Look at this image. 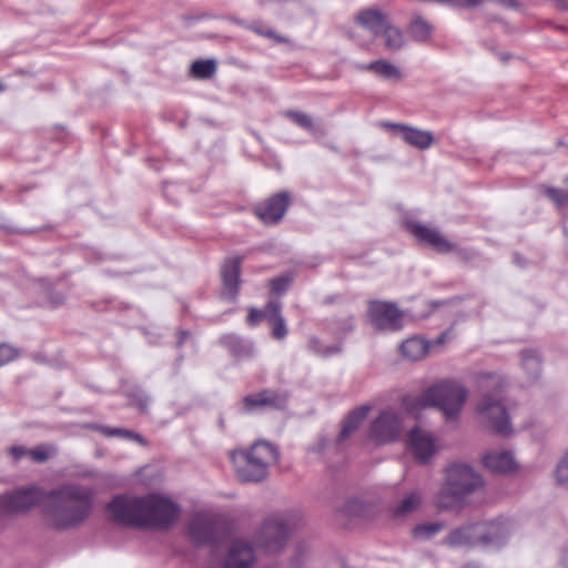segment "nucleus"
I'll return each mask as SVG.
<instances>
[{
	"instance_id": "6",
	"label": "nucleus",
	"mask_w": 568,
	"mask_h": 568,
	"mask_svg": "<svg viewBox=\"0 0 568 568\" xmlns=\"http://www.w3.org/2000/svg\"><path fill=\"white\" fill-rule=\"evenodd\" d=\"M302 516L287 510L268 516L253 538L254 546L266 552H277L284 548L291 534L298 527Z\"/></svg>"
},
{
	"instance_id": "30",
	"label": "nucleus",
	"mask_w": 568,
	"mask_h": 568,
	"mask_svg": "<svg viewBox=\"0 0 568 568\" xmlns=\"http://www.w3.org/2000/svg\"><path fill=\"white\" fill-rule=\"evenodd\" d=\"M261 393V403L265 408H272L276 410H283L287 406L288 393L286 390H277L272 388H265Z\"/></svg>"
},
{
	"instance_id": "4",
	"label": "nucleus",
	"mask_w": 568,
	"mask_h": 568,
	"mask_svg": "<svg viewBox=\"0 0 568 568\" xmlns=\"http://www.w3.org/2000/svg\"><path fill=\"white\" fill-rule=\"evenodd\" d=\"M236 477L242 483H260L268 475V467L280 459L277 446L266 440L255 442L248 449L231 455Z\"/></svg>"
},
{
	"instance_id": "18",
	"label": "nucleus",
	"mask_w": 568,
	"mask_h": 568,
	"mask_svg": "<svg viewBox=\"0 0 568 568\" xmlns=\"http://www.w3.org/2000/svg\"><path fill=\"white\" fill-rule=\"evenodd\" d=\"M444 545L454 549H470L479 546L477 523L454 528L445 537Z\"/></svg>"
},
{
	"instance_id": "24",
	"label": "nucleus",
	"mask_w": 568,
	"mask_h": 568,
	"mask_svg": "<svg viewBox=\"0 0 568 568\" xmlns=\"http://www.w3.org/2000/svg\"><path fill=\"white\" fill-rule=\"evenodd\" d=\"M281 302L275 300L266 304V320L272 326V336L276 339H283L287 335V327L281 314Z\"/></svg>"
},
{
	"instance_id": "27",
	"label": "nucleus",
	"mask_w": 568,
	"mask_h": 568,
	"mask_svg": "<svg viewBox=\"0 0 568 568\" xmlns=\"http://www.w3.org/2000/svg\"><path fill=\"white\" fill-rule=\"evenodd\" d=\"M429 347L430 344L426 339L409 337L400 344L399 352L407 359L418 361L428 353Z\"/></svg>"
},
{
	"instance_id": "40",
	"label": "nucleus",
	"mask_w": 568,
	"mask_h": 568,
	"mask_svg": "<svg viewBox=\"0 0 568 568\" xmlns=\"http://www.w3.org/2000/svg\"><path fill=\"white\" fill-rule=\"evenodd\" d=\"M293 280H294V274L291 272L273 278L270 282L272 293H274V294L285 293Z\"/></svg>"
},
{
	"instance_id": "32",
	"label": "nucleus",
	"mask_w": 568,
	"mask_h": 568,
	"mask_svg": "<svg viewBox=\"0 0 568 568\" xmlns=\"http://www.w3.org/2000/svg\"><path fill=\"white\" fill-rule=\"evenodd\" d=\"M381 34H383L385 39V47L390 51H397L405 44L403 32L398 28L392 26L390 22Z\"/></svg>"
},
{
	"instance_id": "13",
	"label": "nucleus",
	"mask_w": 568,
	"mask_h": 568,
	"mask_svg": "<svg viewBox=\"0 0 568 568\" xmlns=\"http://www.w3.org/2000/svg\"><path fill=\"white\" fill-rule=\"evenodd\" d=\"M219 530L217 518L203 511L196 513L187 526L191 540L199 546H216L219 542Z\"/></svg>"
},
{
	"instance_id": "14",
	"label": "nucleus",
	"mask_w": 568,
	"mask_h": 568,
	"mask_svg": "<svg viewBox=\"0 0 568 568\" xmlns=\"http://www.w3.org/2000/svg\"><path fill=\"white\" fill-rule=\"evenodd\" d=\"M400 418L393 410H383L372 422L369 437L378 444L396 440L400 435Z\"/></svg>"
},
{
	"instance_id": "53",
	"label": "nucleus",
	"mask_w": 568,
	"mask_h": 568,
	"mask_svg": "<svg viewBox=\"0 0 568 568\" xmlns=\"http://www.w3.org/2000/svg\"><path fill=\"white\" fill-rule=\"evenodd\" d=\"M557 7L560 10L568 11V0H556Z\"/></svg>"
},
{
	"instance_id": "21",
	"label": "nucleus",
	"mask_w": 568,
	"mask_h": 568,
	"mask_svg": "<svg viewBox=\"0 0 568 568\" xmlns=\"http://www.w3.org/2000/svg\"><path fill=\"white\" fill-rule=\"evenodd\" d=\"M355 20L374 37L379 36L390 22L388 16L376 7L358 11Z\"/></svg>"
},
{
	"instance_id": "33",
	"label": "nucleus",
	"mask_w": 568,
	"mask_h": 568,
	"mask_svg": "<svg viewBox=\"0 0 568 568\" xmlns=\"http://www.w3.org/2000/svg\"><path fill=\"white\" fill-rule=\"evenodd\" d=\"M307 547L300 545L296 547L294 555L287 560L274 565H268L262 568H308L305 564V554Z\"/></svg>"
},
{
	"instance_id": "15",
	"label": "nucleus",
	"mask_w": 568,
	"mask_h": 568,
	"mask_svg": "<svg viewBox=\"0 0 568 568\" xmlns=\"http://www.w3.org/2000/svg\"><path fill=\"white\" fill-rule=\"evenodd\" d=\"M241 264L242 258L239 256L225 260L221 267L223 300L234 302L240 293L241 285Z\"/></svg>"
},
{
	"instance_id": "3",
	"label": "nucleus",
	"mask_w": 568,
	"mask_h": 568,
	"mask_svg": "<svg viewBox=\"0 0 568 568\" xmlns=\"http://www.w3.org/2000/svg\"><path fill=\"white\" fill-rule=\"evenodd\" d=\"M467 396L468 390L462 383L445 379L425 388L419 395L412 398V406L437 408L447 422H454L458 418Z\"/></svg>"
},
{
	"instance_id": "31",
	"label": "nucleus",
	"mask_w": 568,
	"mask_h": 568,
	"mask_svg": "<svg viewBox=\"0 0 568 568\" xmlns=\"http://www.w3.org/2000/svg\"><path fill=\"white\" fill-rule=\"evenodd\" d=\"M422 503V494L418 490L407 494L396 506L393 507L392 513L394 517H405L414 513Z\"/></svg>"
},
{
	"instance_id": "57",
	"label": "nucleus",
	"mask_w": 568,
	"mask_h": 568,
	"mask_svg": "<svg viewBox=\"0 0 568 568\" xmlns=\"http://www.w3.org/2000/svg\"><path fill=\"white\" fill-rule=\"evenodd\" d=\"M446 336H447L446 333H444L440 336H438L437 339H436V344H438V345L443 344L445 342V339H446Z\"/></svg>"
},
{
	"instance_id": "56",
	"label": "nucleus",
	"mask_w": 568,
	"mask_h": 568,
	"mask_svg": "<svg viewBox=\"0 0 568 568\" xmlns=\"http://www.w3.org/2000/svg\"><path fill=\"white\" fill-rule=\"evenodd\" d=\"M266 165L268 166H273V168H276V169H280V163L277 160H272V162H266Z\"/></svg>"
},
{
	"instance_id": "50",
	"label": "nucleus",
	"mask_w": 568,
	"mask_h": 568,
	"mask_svg": "<svg viewBox=\"0 0 568 568\" xmlns=\"http://www.w3.org/2000/svg\"><path fill=\"white\" fill-rule=\"evenodd\" d=\"M190 336V333L187 331H180L179 332V338H178V346H182V344L185 342V339Z\"/></svg>"
},
{
	"instance_id": "29",
	"label": "nucleus",
	"mask_w": 568,
	"mask_h": 568,
	"mask_svg": "<svg viewBox=\"0 0 568 568\" xmlns=\"http://www.w3.org/2000/svg\"><path fill=\"white\" fill-rule=\"evenodd\" d=\"M433 30V26L420 16H415L407 27L409 37L418 43H427L432 39Z\"/></svg>"
},
{
	"instance_id": "28",
	"label": "nucleus",
	"mask_w": 568,
	"mask_h": 568,
	"mask_svg": "<svg viewBox=\"0 0 568 568\" xmlns=\"http://www.w3.org/2000/svg\"><path fill=\"white\" fill-rule=\"evenodd\" d=\"M520 366L526 372L529 383H535L538 381L541 374V359L537 351H521Z\"/></svg>"
},
{
	"instance_id": "34",
	"label": "nucleus",
	"mask_w": 568,
	"mask_h": 568,
	"mask_svg": "<svg viewBox=\"0 0 568 568\" xmlns=\"http://www.w3.org/2000/svg\"><path fill=\"white\" fill-rule=\"evenodd\" d=\"M57 455L58 448L53 444H40L29 452V458L38 464H43Z\"/></svg>"
},
{
	"instance_id": "8",
	"label": "nucleus",
	"mask_w": 568,
	"mask_h": 568,
	"mask_svg": "<svg viewBox=\"0 0 568 568\" xmlns=\"http://www.w3.org/2000/svg\"><path fill=\"white\" fill-rule=\"evenodd\" d=\"M106 510L115 524L141 529L142 496L116 495L108 503Z\"/></svg>"
},
{
	"instance_id": "20",
	"label": "nucleus",
	"mask_w": 568,
	"mask_h": 568,
	"mask_svg": "<svg viewBox=\"0 0 568 568\" xmlns=\"http://www.w3.org/2000/svg\"><path fill=\"white\" fill-rule=\"evenodd\" d=\"M254 559L253 547L246 541L237 539L232 542L223 568H251Z\"/></svg>"
},
{
	"instance_id": "61",
	"label": "nucleus",
	"mask_w": 568,
	"mask_h": 568,
	"mask_svg": "<svg viewBox=\"0 0 568 568\" xmlns=\"http://www.w3.org/2000/svg\"><path fill=\"white\" fill-rule=\"evenodd\" d=\"M232 21H234L237 24H242V21H240L239 19H232Z\"/></svg>"
},
{
	"instance_id": "19",
	"label": "nucleus",
	"mask_w": 568,
	"mask_h": 568,
	"mask_svg": "<svg viewBox=\"0 0 568 568\" xmlns=\"http://www.w3.org/2000/svg\"><path fill=\"white\" fill-rule=\"evenodd\" d=\"M379 126L384 130L392 131L394 133L393 138H400L407 143L435 142V140L439 139L438 136L436 138L430 131L419 130L402 123L383 121L379 123Z\"/></svg>"
},
{
	"instance_id": "25",
	"label": "nucleus",
	"mask_w": 568,
	"mask_h": 568,
	"mask_svg": "<svg viewBox=\"0 0 568 568\" xmlns=\"http://www.w3.org/2000/svg\"><path fill=\"white\" fill-rule=\"evenodd\" d=\"M369 410L368 406H359L352 410L343 420L342 429L336 438V444L339 445L346 440L366 418Z\"/></svg>"
},
{
	"instance_id": "23",
	"label": "nucleus",
	"mask_w": 568,
	"mask_h": 568,
	"mask_svg": "<svg viewBox=\"0 0 568 568\" xmlns=\"http://www.w3.org/2000/svg\"><path fill=\"white\" fill-rule=\"evenodd\" d=\"M220 344L236 358H247L254 353L253 343L235 334H226L220 338Z\"/></svg>"
},
{
	"instance_id": "26",
	"label": "nucleus",
	"mask_w": 568,
	"mask_h": 568,
	"mask_svg": "<svg viewBox=\"0 0 568 568\" xmlns=\"http://www.w3.org/2000/svg\"><path fill=\"white\" fill-rule=\"evenodd\" d=\"M483 462L485 467L494 473H509L517 466L510 452L488 453Z\"/></svg>"
},
{
	"instance_id": "9",
	"label": "nucleus",
	"mask_w": 568,
	"mask_h": 568,
	"mask_svg": "<svg viewBox=\"0 0 568 568\" xmlns=\"http://www.w3.org/2000/svg\"><path fill=\"white\" fill-rule=\"evenodd\" d=\"M48 493L39 486H29L4 494L0 496V513L19 514L38 505H42L44 508Z\"/></svg>"
},
{
	"instance_id": "10",
	"label": "nucleus",
	"mask_w": 568,
	"mask_h": 568,
	"mask_svg": "<svg viewBox=\"0 0 568 568\" xmlns=\"http://www.w3.org/2000/svg\"><path fill=\"white\" fill-rule=\"evenodd\" d=\"M406 229L416 240L435 252L440 254L456 253L460 257L467 256V251L459 248L455 243L448 241L437 229L429 227L419 222L408 221L406 222Z\"/></svg>"
},
{
	"instance_id": "22",
	"label": "nucleus",
	"mask_w": 568,
	"mask_h": 568,
	"mask_svg": "<svg viewBox=\"0 0 568 568\" xmlns=\"http://www.w3.org/2000/svg\"><path fill=\"white\" fill-rule=\"evenodd\" d=\"M355 68L359 71L373 72L382 80L389 82H400L404 78L402 70L398 67L384 59L368 63H356Z\"/></svg>"
},
{
	"instance_id": "7",
	"label": "nucleus",
	"mask_w": 568,
	"mask_h": 568,
	"mask_svg": "<svg viewBox=\"0 0 568 568\" xmlns=\"http://www.w3.org/2000/svg\"><path fill=\"white\" fill-rule=\"evenodd\" d=\"M141 529L168 530L179 520L182 509L172 498L152 493L142 496Z\"/></svg>"
},
{
	"instance_id": "62",
	"label": "nucleus",
	"mask_w": 568,
	"mask_h": 568,
	"mask_svg": "<svg viewBox=\"0 0 568 568\" xmlns=\"http://www.w3.org/2000/svg\"><path fill=\"white\" fill-rule=\"evenodd\" d=\"M352 327H353V324H352V323H351V324H348L347 331H351V329H352Z\"/></svg>"
},
{
	"instance_id": "17",
	"label": "nucleus",
	"mask_w": 568,
	"mask_h": 568,
	"mask_svg": "<svg viewBox=\"0 0 568 568\" xmlns=\"http://www.w3.org/2000/svg\"><path fill=\"white\" fill-rule=\"evenodd\" d=\"M408 446L415 459L423 464L427 463L436 450L433 435L420 428L410 430L408 435Z\"/></svg>"
},
{
	"instance_id": "48",
	"label": "nucleus",
	"mask_w": 568,
	"mask_h": 568,
	"mask_svg": "<svg viewBox=\"0 0 568 568\" xmlns=\"http://www.w3.org/2000/svg\"><path fill=\"white\" fill-rule=\"evenodd\" d=\"M266 318V307L263 311H260L257 308H250L248 315H247V323L252 326L260 323L261 320Z\"/></svg>"
},
{
	"instance_id": "51",
	"label": "nucleus",
	"mask_w": 568,
	"mask_h": 568,
	"mask_svg": "<svg viewBox=\"0 0 568 568\" xmlns=\"http://www.w3.org/2000/svg\"><path fill=\"white\" fill-rule=\"evenodd\" d=\"M561 566H562V568H568V547H566V548L562 550V555H561Z\"/></svg>"
},
{
	"instance_id": "42",
	"label": "nucleus",
	"mask_w": 568,
	"mask_h": 568,
	"mask_svg": "<svg viewBox=\"0 0 568 568\" xmlns=\"http://www.w3.org/2000/svg\"><path fill=\"white\" fill-rule=\"evenodd\" d=\"M545 194L559 207H568V190L545 187Z\"/></svg>"
},
{
	"instance_id": "5",
	"label": "nucleus",
	"mask_w": 568,
	"mask_h": 568,
	"mask_svg": "<svg viewBox=\"0 0 568 568\" xmlns=\"http://www.w3.org/2000/svg\"><path fill=\"white\" fill-rule=\"evenodd\" d=\"M484 485L479 474L462 463L450 465L437 495L440 508L450 509L465 504L466 499Z\"/></svg>"
},
{
	"instance_id": "41",
	"label": "nucleus",
	"mask_w": 568,
	"mask_h": 568,
	"mask_svg": "<svg viewBox=\"0 0 568 568\" xmlns=\"http://www.w3.org/2000/svg\"><path fill=\"white\" fill-rule=\"evenodd\" d=\"M555 479L558 485L568 487V450L564 454L556 466Z\"/></svg>"
},
{
	"instance_id": "47",
	"label": "nucleus",
	"mask_w": 568,
	"mask_h": 568,
	"mask_svg": "<svg viewBox=\"0 0 568 568\" xmlns=\"http://www.w3.org/2000/svg\"><path fill=\"white\" fill-rule=\"evenodd\" d=\"M29 452H30V448H27L26 446H22V445L11 446L8 449L9 455L14 460H20L24 457L29 458Z\"/></svg>"
},
{
	"instance_id": "43",
	"label": "nucleus",
	"mask_w": 568,
	"mask_h": 568,
	"mask_svg": "<svg viewBox=\"0 0 568 568\" xmlns=\"http://www.w3.org/2000/svg\"><path fill=\"white\" fill-rule=\"evenodd\" d=\"M265 408L261 403V393L246 395L242 400V412L244 414H252L258 409Z\"/></svg>"
},
{
	"instance_id": "52",
	"label": "nucleus",
	"mask_w": 568,
	"mask_h": 568,
	"mask_svg": "<svg viewBox=\"0 0 568 568\" xmlns=\"http://www.w3.org/2000/svg\"><path fill=\"white\" fill-rule=\"evenodd\" d=\"M63 301H64V296H63V295H61V294H55V295L52 297V300H51V302H52V304H53L54 306H58V305L62 304V303H63Z\"/></svg>"
},
{
	"instance_id": "2",
	"label": "nucleus",
	"mask_w": 568,
	"mask_h": 568,
	"mask_svg": "<svg viewBox=\"0 0 568 568\" xmlns=\"http://www.w3.org/2000/svg\"><path fill=\"white\" fill-rule=\"evenodd\" d=\"M476 383L480 394L476 405L479 420L500 436L510 435L511 424L504 404V377L495 373H481Z\"/></svg>"
},
{
	"instance_id": "59",
	"label": "nucleus",
	"mask_w": 568,
	"mask_h": 568,
	"mask_svg": "<svg viewBox=\"0 0 568 568\" xmlns=\"http://www.w3.org/2000/svg\"><path fill=\"white\" fill-rule=\"evenodd\" d=\"M464 568H484V567H481L480 565L475 564V562H469Z\"/></svg>"
},
{
	"instance_id": "49",
	"label": "nucleus",
	"mask_w": 568,
	"mask_h": 568,
	"mask_svg": "<svg viewBox=\"0 0 568 568\" xmlns=\"http://www.w3.org/2000/svg\"><path fill=\"white\" fill-rule=\"evenodd\" d=\"M325 439H320L314 446L310 447V452L321 454L325 448Z\"/></svg>"
},
{
	"instance_id": "63",
	"label": "nucleus",
	"mask_w": 568,
	"mask_h": 568,
	"mask_svg": "<svg viewBox=\"0 0 568 568\" xmlns=\"http://www.w3.org/2000/svg\"><path fill=\"white\" fill-rule=\"evenodd\" d=\"M501 59H503V60H507V59H508V57H507V55H503V57H501Z\"/></svg>"
},
{
	"instance_id": "36",
	"label": "nucleus",
	"mask_w": 568,
	"mask_h": 568,
	"mask_svg": "<svg viewBox=\"0 0 568 568\" xmlns=\"http://www.w3.org/2000/svg\"><path fill=\"white\" fill-rule=\"evenodd\" d=\"M284 115L294 124L308 132H315L317 129L313 118L305 112L287 110L284 112Z\"/></svg>"
},
{
	"instance_id": "60",
	"label": "nucleus",
	"mask_w": 568,
	"mask_h": 568,
	"mask_svg": "<svg viewBox=\"0 0 568 568\" xmlns=\"http://www.w3.org/2000/svg\"><path fill=\"white\" fill-rule=\"evenodd\" d=\"M419 150H425L427 149L430 144H426V143H423V144H415Z\"/></svg>"
},
{
	"instance_id": "1",
	"label": "nucleus",
	"mask_w": 568,
	"mask_h": 568,
	"mask_svg": "<svg viewBox=\"0 0 568 568\" xmlns=\"http://www.w3.org/2000/svg\"><path fill=\"white\" fill-rule=\"evenodd\" d=\"M94 490L80 484H67L49 490L43 517L50 528L65 531L83 525L92 514Z\"/></svg>"
},
{
	"instance_id": "45",
	"label": "nucleus",
	"mask_w": 568,
	"mask_h": 568,
	"mask_svg": "<svg viewBox=\"0 0 568 568\" xmlns=\"http://www.w3.org/2000/svg\"><path fill=\"white\" fill-rule=\"evenodd\" d=\"M18 356V348L7 343L0 344V367L13 362Z\"/></svg>"
},
{
	"instance_id": "44",
	"label": "nucleus",
	"mask_w": 568,
	"mask_h": 568,
	"mask_svg": "<svg viewBox=\"0 0 568 568\" xmlns=\"http://www.w3.org/2000/svg\"><path fill=\"white\" fill-rule=\"evenodd\" d=\"M102 432L106 436H120V437H124V438L134 439L140 444H145L144 438L140 434L133 433V432L124 429V428L103 427Z\"/></svg>"
},
{
	"instance_id": "16",
	"label": "nucleus",
	"mask_w": 568,
	"mask_h": 568,
	"mask_svg": "<svg viewBox=\"0 0 568 568\" xmlns=\"http://www.w3.org/2000/svg\"><path fill=\"white\" fill-rule=\"evenodd\" d=\"M291 203V196L287 191H282L271 196L264 204L255 209L256 215L266 224L280 222Z\"/></svg>"
},
{
	"instance_id": "46",
	"label": "nucleus",
	"mask_w": 568,
	"mask_h": 568,
	"mask_svg": "<svg viewBox=\"0 0 568 568\" xmlns=\"http://www.w3.org/2000/svg\"><path fill=\"white\" fill-rule=\"evenodd\" d=\"M364 509V503L356 498L348 499L344 507V511L348 516H363Z\"/></svg>"
},
{
	"instance_id": "58",
	"label": "nucleus",
	"mask_w": 568,
	"mask_h": 568,
	"mask_svg": "<svg viewBox=\"0 0 568 568\" xmlns=\"http://www.w3.org/2000/svg\"><path fill=\"white\" fill-rule=\"evenodd\" d=\"M219 427L220 429L224 430L225 429V419L223 416H220L219 418Z\"/></svg>"
},
{
	"instance_id": "38",
	"label": "nucleus",
	"mask_w": 568,
	"mask_h": 568,
	"mask_svg": "<svg viewBox=\"0 0 568 568\" xmlns=\"http://www.w3.org/2000/svg\"><path fill=\"white\" fill-rule=\"evenodd\" d=\"M308 347L314 354L322 357H328L342 351L339 345L326 346L316 337L310 338Z\"/></svg>"
},
{
	"instance_id": "11",
	"label": "nucleus",
	"mask_w": 568,
	"mask_h": 568,
	"mask_svg": "<svg viewBox=\"0 0 568 568\" xmlns=\"http://www.w3.org/2000/svg\"><path fill=\"white\" fill-rule=\"evenodd\" d=\"M479 546L488 549L504 547L514 531V524L507 517H497L493 520L477 523Z\"/></svg>"
},
{
	"instance_id": "35",
	"label": "nucleus",
	"mask_w": 568,
	"mask_h": 568,
	"mask_svg": "<svg viewBox=\"0 0 568 568\" xmlns=\"http://www.w3.org/2000/svg\"><path fill=\"white\" fill-rule=\"evenodd\" d=\"M216 72V62L214 60H196L191 65V74L195 79H209Z\"/></svg>"
},
{
	"instance_id": "55",
	"label": "nucleus",
	"mask_w": 568,
	"mask_h": 568,
	"mask_svg": "<svg viewBox=\"0 0 568 568\" xmlns=\"http://www.w3.org/2000/svg\"><path fill=\"white\" fill-rule=\"evenodd\" d=\"M514 261L516 264H518L519 266H524V261L521 258V256H519L518 254H515L514 255Z\"/></svg>"
},
{
	"instance_id": "39",
	"label": "nucleus",
	"mask_w": 568,
	"mask_h": 568,
	"mask_svg": "<svg viewBox=\"0 0 568 568\" xmlns=\"http://www.w3.org/2000/svg\"><path fill=\"white\" fill-rule=\"evenodd\" d=\"M130 404L136 406L142 413L148 410L150 397L145 392L139 387L134 388L128 394Z\"/></svg>"
},
{
	"instance_id": "37",
	"label": "nucleus",
	"mask_w": 568,
	"mask_h": 568,
	"mask_svg": "<svg viewBox=\"0 0 568 568\" xmlns=\"http://www.w3.org/2000/svg\"><path fill=\"white\" fill-rule=\"evenodd\" d=\"M444 528L443 523H426L414 527L413 536L417 540H428Z\"/></svg>"
},
{
	"instance_id": "12",
	"label": "nucleus",
	"mask_w": 568,
	"mask_h": 568,
	"mask_svg": "<svg viewBox=\"0 0 568 568\" xmlns=\"http://www.w3.org/2000/svg\"><path fill=\"white\" fill-rule=\"evenodd\" d=\"M372 325L386 332H398L403 328V312L394 302L371 301L367 308Z\"/></svg>"
},
{
	"instance_id": "54",
	"label": "nucleus",
	"mask_w": 568,
	"mask_h": 568,
	"mask_svg": "<svg viewBox=\"0 0 568 568\" xmlns=\"http://www.w3.org/2000/svg\"><path fill=\"white\" fill-rule=\"evenodd\" d=\"M257 33L262 34V36H265L267 38H276L275 37V33L272 31V30H268V31H260V30H256Z\"/></svg>"
}]
</instances>
